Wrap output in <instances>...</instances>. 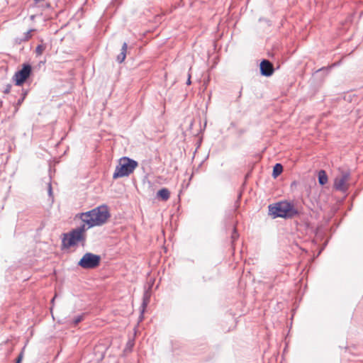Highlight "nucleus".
Wrapping results in <instances>:
<instances>
[{
    "instance_id": "nucleus-1",
    "label": "nucleus",
    "mask_w": 363,
    "mask_h": 363,
    "mask_svg": "<svg viewBox=\"0 0 363 363\" xmlns=\"http://www.w3.org/2000/svg\"><path fill=\"white\" fill-rule=\"evenodd\" d=\"M110 216L107 206L102 205L89 211L81 213L79 218L84 223L83 225H86L88 230L95 226L104 225L108 221Z\"/></svg>"
},
{
    "instance_id": "nucleus-4",
    "label": "nucleus",
    "mask_w": 363,
    "mask_h": 363,
    "mask_svg": "<svg viewBox=\"0 0 363 363\" xmlns=\"http://www.w3.org/2000/svg\"><path fill=\"white\" fill-rule=\"evenodd\" d=\"M138 167V162L128 157H123L119 160L118 164L116 166L113 177L114 179L127 177L133 172Z\"/></svg>"
},
{
    "instance_id": "nucleus-11",
    "label": "nucleus",
    "mask_w": 363,
    "mask_h": 363,
    "mask_svg": "<svg viewBox=\"0 0 363 363\" xmlns=\"http://www.w3.org/2000/svg\"><path fill=\"white\" fill-rule=\"evenodd\" d=\"M328 176L324 170H320L318 172V182L321 185H324L328 182Z\"/></svg>"
},
{
    "instance_id": "nucleus-7",
    "label": "nucleus",
    "mask_w": 363,
    "mask_h": 363,
    "mask_svg": "<svg viewBox=\"0 0 363 363\" xmlns=\"http://www.w3.org/2000/svg\"><path fill=\"white\" fill-rule=\"evenodd\" d=\"M348 181H349V175L348 174H342L341 176L337 177L334 181V187L337 190L346 191L348 187V184H347Z\"/></svg>"
},
{
    "instance_id": "nucleus-3",
    "label": "nucleus",
    "mask_w": 363,
    "mask_h": 363,
    "mask_svg": "<svg viewBox=\"0 0 363 363\" xmlns=\"http://www.w3.org/2000/svg\"><path fill=\"white\" fill-rule=\"evenodd\" d=\"M269 211L274 218H291L298 213L294 205L288 201H280L269 205Z\"/></svg>"
},
{
    "instance_id": "nucleus-10",
    "label": "nucleus",
    "mask_w": 363,
    "mask_h": 363,
    "mask_svg": "<svg viewBox=\"0 0 363 363\" xmlns=\"http://www.w3.org/2000/svg\"><path fill=\"white\" fill-rule=\"evenodd\" d=\"M128 45L126 43H124L122 45L121 52L118 55L117 60L118 62H123L126 57V51H127Z\"/></svg>"
},
{
    "instance_id": "nucleus-6",
    "label": "nucleus",
    "mask_w": 363,
    "mask_h": 363,
    "mask_svg": "<svg viewBox=\"0 0 363 363\" xmlns=\"http://www.w3.org/2000/svg\"><path fill=\"white\" fill-rule=\"evenodd\" d=\"M32 71V67L30 65L23 64L21 70L16 72L13 77L15 84L21 86L30 77Z\"/></svg>"
},
{
    "instance_id": "nucleus-5",
    "label": "nucleus",
    "mask_w": 363,
    "mask_h": 363,
    "mask_svg": "<svg viewBox=\"0 0 363 363\" xmlns=\"http://www.w3.org/2000/svg\"><path fill=\"white\" fill-rule=\"evenodd\" d=\"M101 257L91 252L85 253L78 262L83 269H94L100 264Z\"/></svg>"
},
{
    "instance_id": "nucleus-12",
    "label": "nucleus",
    "mask_w": 363,
    "mask_h": 363,
    "mask_svg": "<svg viewBox=\"0 0 363 363\" xmlns=\"http://www.w3.org/2000/svg\"><path fill=\"white\" fill-rule=\"evenodd\" d=\"M283 172V167L281 164L277 163L274 166L272 175L274 178L277 177Z\"/></svg>"
},
{
    "instance_id": "nucleus-2",
    "label": "nucleus",
    "mask_w": 363,
    "mask_h": 363,
    "mask_svg": "<svg viewBox=\"0 0 363 363\" xmlns=\"http://www.w3.org/2000/svg\"><path fill=\"white\" fill-rule=\"evenodd\" d=\"M86 225H82L67 233L63 234L62 245L64 248H70L77 245L79 242L84 243L86 240Z\"/></svg>"
},
{
    "instance_id": "nucleus-16",
    "label": "nucleus",
    "mask_w": 363,
    "mask_h": 363,
    "mask_svg": "<svg viewBox=\"0 0 363 363\" xmlns=\"http://www.w3.org/2000/svg\"><path fill=\"white\" fill-rule=\"evenodd\" d=\"M22 358H23V353L21 352V353L19 354V356H18V357L17 358V359H16V363H20V362H21V360H22Z\"/></svg>"
},
{
    "instance_id": "nucleus-19",
    "label": "nucleus",
    "mask_w": 363,
    "mask_h": 363,
    "mask_svg": "<svg viewBox=\"0 0 363 363\" xmlns=\"http://www.w3.org/2000/svg\"><path fill=\"white\" fill-rule=\"evenodd\" d=\"M238 238V235H237L236 231H235V230H234V234H233V238L234 239V238Z\"/></svg>"
},
{
    "instance_id": "nucleus-14",
    "label": "nucleus",
    "mask_w": 363,
    "mask_h": 363,
    "mask_svg": "<svg viewBox=\"0 0 363 363\" xmlns=\"http://www.w3.org/2000/svg\"><path fill=\"white\" fill-rule=\"evenodd\" d=\"M11 89V84H7L6 86L5 90L4 91V92L5 94H9L10 92Z\"/></svg>"
},
{
    "instance_id": "nucleus-15",
    "label": "nucleus",
    "mask_w": 363,
    "mask_h": 363,
    "mask_svg": "<svg viewBox=\"0 0 363 363\" xmlns=\"http://www.w3.org/2000/svg\"><path fill=\"white\" fill-rule=\"evenodd\" d=\"M34 30H30L29 31H28L26 33V40H28L31 38L32 35H31V32L33 31Z\"/></svg>"
},
{
    "instance_id": "nucleus-8",
    "label": "nucleus",
    "mask_w": 363,
    "mask_h": 363,
    "mask_svg": "<svg viewBox=\"0 0 363 363\" xmlns=\"http://www.w3.org/2000/svg\"><path fill=\"white\" fill-rule=\"evenodd\" d=\"M261 74L266 77H269L274 73L273 65L267 60H264L260 63Z\"/></svg>"
},
{
    "instance_id": "nucleus-13",
    "label": "nucleus",
    "mask_w": 363,
    "mask_h": 363,
    "mask_svg": "<svg viewBox=\"0 0 363 363\" xmlns=\"http://www.w3.org/2000/svg\"><path fill=\"white\" fill-rule=\"evenodd\" d=\"M45 50V45L43 44L39 45L35 49V52L38 55H41Z\"/></svg>"
},
{
    "instance_id": "nucleus-17",
    "label": "nucleus",
    "mask_w": 363,
    "mask_h": 363,
    "mask_svg": "<svg viewBox=\"0 0 363 363\" xmlns=\"http://www.w3.org/2000/svg\"><path fill=\"white\" fill-rule=\"evenodd\" d=\"M82 320V318L81 316L77 317L74 320V324L77 325Z\"/></svg>"
},
{
    "instance_id": "nucleus-18",
    "label": "nucleus",
    "mask_w": 363,
    "mask_h": 363,
    "mask_svg": "<svg viewBox=\"0 0 363 363\" xmlns=\"http://www.w3.org/2000/svg\"><path fill=\"white\" fill-rule=\"evenodd\" d=\"M186 83H187V84H189H189H191V76H190V74L189 75V78H188V80H187V82H186Z\"/></svg>"
},
{
    "instance_id": "nucleus-9",
    "label": "nucleus",
    "mask_w": 363,
    "mask_h": 363,
    "mask_svg": "<svg viewBox=\"0 0 363 363\" xmlns=\"http://www.w3.org/2000/svg\"><path fill=\"white\" fill-rule=\"evenodd\" d=\"M157 194L163 201H167L170 197V191L167 188L161 189Z\"/></svg>"
}]
</instances>
